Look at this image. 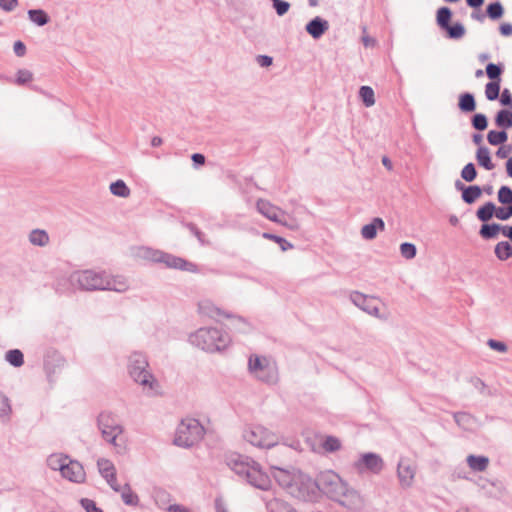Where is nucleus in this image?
Returning a JSON list of instances; mask_svg holds the SVG:
<instances>
[{
  "label": "nucleus",
  "instance_id": "f257e3e1",
  "mask_svg": "<svg viewBox=\"0 0 512 512\" xmlns=\"http://www.w3.org/2000/svg\"><path fill=\"white\" fill-rule=\"evenodd\" d=\"M107 274L94 270H78L57 281L56 290L60 293L80 291H105Z\"/></svg>",
  "mask_w": 512,
  "mask_h": 512
},
{
  "label": "nucleus",
  "instance_id": "f03ea898",
  "mask_svg": "<svg viewBox=\"0 0 512 512\" xmlns=\"http://www.w3.org/2000/svg\"><path fill=\"white\" fill-rule=\"evenodd\" d=\"M149 363L146 356L140 352H134L128 360V373L134 382L139 384L148 395L159 394L160 384L149 371Z\"/></svg>",
  "mask_w": 512,
  "mask_h": 512
},
{
  "label": "nucleus",
  "instance_id": "7ed1b4c3",
  "mask_svg": "<svg viewBox=\"0 0 512 512\" xmlns=\"http://www.w3.org/2000/svg\"><path fill=\"white\" fill-rule=\"evenodd\" d=\"M188 341L191 345L203 351L213 353L224 350L229 345L231 339L221 329L201 327L189 335Z\"/></svg>",
  "mask_w": 512,
  "mask_h": 512
},
{
  "label": "nucleus",
  "instance_id": "20e7f679",
  "mask_svg": "<svg viewBox=\"0 0 512 512\" xmlns=\"http://www.w3.org/2000/svg\"><path fill=\"white\" fill-rule=\"evenodd\" d=\"M321 484L322 493L341 505L354 510L363 506V498L357 491L349 488L347 482H321Z\"/></svg>",
  "mask_w": 512,
  "mask_h": 512
},
{
  "label": "nucleus",
  "instance_id": "39448f33",
  "mask_svg": "<svg viewBox=\"0 0 512 512\" xmlns=\"http://www.w3.org/2000/svg\"><path fill=\"white\" fill-rule=\"evenodd\" d=\"M205 435V429L195 418L182 419L178 424L174 437V444L183 448H190L199 443Z\"/></svg>",
  "mask_w": 512,
  "mask_h": 512
},
{
  "label": "nucleus",
  "instance_id": "423d86ee",
  "mask_svg": "<svg viewBox=\"0 0 512 512\" xmlns=\"http://www.w3.org/2000/svg\"><path fill=\"white\" fill-rule=\"evenodd\" d=\"M47 465L53 471H59L65 480H85L83 465L62 453H54L48 456Z\"/></svg>",
  "mask_w": 512,
  "mask_h": 512
},
{
  "label": "nucleus",
  "instance_id": "0eeeda50",
  "mask_svg": "<svg viewBox=\"0 0 512 512\" xmlns=\"http://www.w3.org/2000/svg\"><path fill=\"white\" fill-rule=\"evenodd\" d=\"M226 463L236 475L246 480H263L264 476L269 480L261 465L248 456L233 453L227 457Z\"/></svg>",
  "mask_w": 512,
  "mask_h": 512
},
{
  "label": "nucleus",
  "instance_id": "6e6552de",
  "mask_svg": "<svg viewBox=\"0 0 512 512\" xmlns=\"http://www.w3.org/2000/svg\"><path fill=\"white\" fill-rule=\"evenodd\" d=\"M97 426L101 432L102 438L106 442L116 446L118 436L124 431L117 416L110 411H102L97 417Z\"/></svg>",
  "mask_w": 512,
  "mask_h": 512
},
{
  "label": "nucleus",
  "instance_id": "1a4fd4ad",
  "mask_svg": "<svg viewBox=\"0 0 512 512\" xmlns=\"http://www.w3.org/2000/svg\"><path fill=\"white\" fill-rule=\"evenodd\" d=\"M243 438L251 445L269 449L278 444V437L262 425H252L243 431Z\"/></svg>",
  "mask_w": 512,
  "mask_h": 512
},
{
  "label": "nucleus",
  "instance_id": "9d476101",
  "mask_svg": "<svg viewBox=\"0 0 512 512\" xmlns=\"http://www.w3.org/2000/svg\"><path fill=\"white\" fill-rule=\"evenodd\" d=\"M353 467L359 475H379L384 469V461L379 454L367 452L360 455Z\"/></svg>",
  "mask_w": 512,
  "mask_h": 512
},
{
  "label": "nucleus",
  "instance_id": "9b49d317",
  "mask_svg": "<svg viewBox=\"0 0 512 512\" xmlns=\"http://www.w3.org/2000/svg\"><path fill=\"white\" fill-rule=\"evenodd\" d=\"M289 492L304 501H315L322 494L321 482H287Z\"/></svg>",
  "mask_w": 512,
  "mask_h": 512
},
{
  "label": "nucleus",
  "instance_id": "f8f14e48",
  "mask_svg": "<svg viewBox=\"0 0 512 512\" xmlns=\"http://www.w3.org/2000/svg\"><path fill=\"white\" fill-rule=\"evenodd\" d=\"M198 310L201 314L206 315L211 318H216L219 316H223L228 319H235L237 323L241 326L239 327V330L244 331L245 327L248 326V322L245 318L242 316L234 315L230 312H225L219 307L215 306L211 301L209 300H203L199 302L198 304Z\"/></svg>",
  "mask_w": 512,
  "mask_h": 512
},
{
  "label": "nucleus",
  "instance_id": "ddd939ff",
  "mask_svg": "<svg viewBox=\"0 0 512 512\" xmlns=\"http://www.w3.org/2000/svg\"><path fill=\"white\" fill-rule=\"evenodd\" d=\"M350 300L362 311L374 317L380 318L379 308L375 304V298L369 297L359 291H353L350 293Z\"/></svg>",
  "mask_w": 512,
  "mask_h": 512
},
{
  "label": "nucleus",
  "instance_id": "4468645a",
  "mask_svg": "<svg viewBox=\"0 0 512 512\" xmlns=\"http://www.w3.org/2000/svg\"><path fill=\"white\" fill-rule=\"evenodd\" d=\"M160 263L164 264L167 268H174L188 272L197 271L196 264L167 252L164 253L163 258H161L160 260Z\"/></svg>",
  "mask_w": 512,
  "mask_h": 512
},
{
  "label": "nucleus",
  "instance_id": "2eb2a0df",
  "mask_svg": "<svg viewBox=\"0 0 512 512\" xmlns=\"http://www.w3.org/2000/svg\"><path fill=\"white\" fill-rule=\"evenodd\" d=\"M455 189L461 192V198L466 204H473L482 195V187L479 185H465L462 181L456 180Z\"/></svg>",
  "mask_w": 512,
  "mask_h": 512
},
{
  "label": "nucleus",
  "instance_id": "dca6fc26",
  "mask_svg": "<svg viewBox=\"0 0 512 512\" xmlns=\"http://www.w3.org/2000/svg\"><path fill=\"white\" fill-rule=\"evenodd\" d=\"M256 207L258 212L265 216L267 219L286 225V223L283 222L280 218V215H284V212L280 208L272 205L269 201L259 199L256 203Z\"/></svg>",
  "mask_w": 512,
  "mask_h": 512
},
{
  "label": "nucleus",
  "instance_id": "f3484780",
  "mask_svg": "<svg viewBox=\"0 0 512 512\" xmlns=\"http://www.w3.org/2000/svg\"><path fill=\"white\" fill-rule=\"evenodd\" d=\"M328 29V21L320 16L314 17L305 26L306 32L314 39L321 38Z\"/></svg>",
  "mask_w": 512,
  "mask_h": 512
},
{
  "label": "nucleus",
  "instance_id": "a211bd4d",
  "mask_svg": "<svg viewBox=\"0 0 512 512\" xmlns=\"http://www.w3.org/2000/svg\"><path fill=\"white\" fill-rule=\"evenodd\" d=\"M415 462L407 457H401L397 463L398 480H413L416 475Z\"/></svg>",
  "mask_w": 512,
  "mask_h": 512
},
{
  "label": "nucleus",
  "instance_id": "6ab92c4d",
  "mask_svg": "<svg viewBox=\"0 0 512 512\" xmlns=\"http://www.w3.org/2000/svg\"><path fill=\"white\" fill-rule=\"evenodd\" d=\"M248 368L251 372L255 373L256 376L264 381L270 382L273 380V376L268 373V366L265 365L259 356H251L248 361Z\"/></svg>",
  "mask_w": 512,
  "mask_h": 512
},
{
  "label": "nucleus",
  "instance_id": "aec40b11",
  "mask_svg": "<svg viewBox=\"0 0 512 512\" xmlns=\"http://www.w3.org/2000/svg\"><path fill=\"white\" fill-rule=\"evenodd\" d=\"M111 487L120 493L121 499L126 505L136 506L138 504V496L131 490L126 482H111Z\"/></svg>",
  "mask_w": 512,
  "mask_h": 512
},
{
  "label": "nucleus",
  "instance_id": "412c9836",
  "mask_svg": "<svg viewBox=\"0 0 512 512\" xmlns=\"http://www.w3.org/2000/svg\"><path fill=\"white\" fill-rule=\"evenodd\" d=\"M457 106L458 109L464 114L474 112L477 108L474 94L471 92H463L459 94Z\"/></svg>",
  "mask_w": 512,
  "mask_h": 512
},
{
  "label": "nucleus",
  "instance_id": "4be33fe9",
  "mask_svg": "<svg viewBox=\"0 0 512 512\" xmlns=\"http://www.w3.org/2000/svg\"><path fill=\"white\" fill-rule=\"evenodd\" d=\"M385 223L382 218L376 217L370 223L364 225L361 229V235L366 240H372L376 237L378 230H384Z\"/></svg>",
  "mask_w": 512,
  "mask_h": 512
},
{
  "label": "nucleus",
  "instance_id": "5701e85b",
  "mask_svg": "<svg viewBox=\"0 0 512 512\" xmlns=\"http://www.w3.org/2000/svg\"><path fill=\"white\" fill-rule=\"evenodd\" d=\"M97 467L100 475L105 480H116V469L110 460L104 458L99 459L97 461Z\"/></svg>",
  "mask_w": 512,
  "mask_h": 512
},
{
  "label": "nucleus",
  "instance_id": "b1692460",
  "mask_svg": "<svg viewBox=\"0 0 512 512\" xmlns=\"http://www.w3.org/2000/svg\"><path fill=\"white\" fill-rule=\"evenodd\" d=\"M502 231V225L498 223H483L479 230V235L484 240L495 239Z\"/></svg>",
  "mask_w": 512,
  "mask_h": 512
},
{
  "label": "nucleus",
  "instance_id": "393cba45",
  "mask_svg": "<svg viewBox=\"0 0 512 512\" xmlns=\"http://www.w3.org/2000/svg\"><path fill=\"white\" fill-rule=\"evenodd\" d=\"M495 212V203L492 201H488L477 209L476 217L482 223H486L489 222L493 217H495Z\"/></svg>",
  "mask_w": 512,
  "mask_h": 512
},
{
  "label": "nucleus",
  "instance_id": "a878e982",
  "mask_svg": "<svg viewBox=\"0 0 512 512\" xmlns=\"http://www.w3.org/2000/svg\"><path fill=\"white\" fill-rule=\"evenodd\" d=\"M27 15L28 19L39 27L45 26L50 22V16L41 8L29 9Z\"/></svg>",
  "mask_w": 512,
  "mask_h": 512
},
{
  "label": "nucleus",
  "instance_id": "bb28decb",
  "mask_svg": "<svg viewBox=\"0 0 512 512\" xmlns=\"http://www.w3.org/2000/svg\"><path fill=\"white\" fill-rule=\"evenodd\" d=\"M476 160L478 164L486 170L494 169L490 151L486 146H480L476 151Z\"/></svg>",
  "mask_w": 512,
  "mask_h": 512
},
{
  "label": "nucleus",
  "instance_id": "cd10ccee",
  "mask_svg": "<svg viewBox=\"0 0 512 512\" xmlns=\"http://www.w3.org/2000/svg\"><path fill=\"white\" fill-rule=\"evenodd\" d=\"M467 463L473 471L482 472L488 467L489 459L484 455L471 454L467 457Z\"/></svg>",
  "mask_w": 512,
  "mask_h": 512
},
{
  "label": "nucleus",
  "instance_id": "c85d7f7f",
  "mask_svg": "<svg viewBox=\"0 0 512 512\" xmlns=\"http://www.w3.org/2000/svg\"><path fill=\"white\" fill-rule=\"evenodd\" d=\"M128 289L127 281L122 277H110L107 275L105 290L125 292Z\"/></svg>",
  "mask_w": 512,
  "mask_h": 512
},
{
  "label": "nucleus",
  "instance_id": "c756f323",
  "mask_svg": "<svg viewBox=\"0 0 512 512\" xmlns=\"http://www.w3.org/2000/svg\"><path fill=\"white\" fill-rule=\"evenodd\" d=\"M495 124L501 129L512 127V111L509 109H501L496 113Z\"/></svg>",
  "mask_w": 512,
  "mask_h": 512
},
{
  "label": "nucleus",
  "instance_id": "7c9ffc66",
  "mask_svg": "<svg viewBox=\"0 0 512 512\" xmlns=\"http://www.w3.org/2000/svg\"><path fill=\"white\" fill-rule=\"evenodd\" d=\"M495 256L500 261H506L512 257V245L508 241H500L494 248Z\"/></svg>",
  "mask_w": 512,
  "mask_h": 512
},
{
  "label": "nucleus",
  "instance_id": "2f4dec72",
  "mask_svg": "<svg viewBox=\"0 0 512 512\" xmlns=\"http://www.w3.org/2000/svg\"><path fill=\"white\" fill-rule=\"evenodd\" d=\"M452 15V10L447 6L440 7L437 10L436 23L441 30H444L450 24Z\"/></svg>",
  "mask_w": 512,
  "mask_h": 512
},
{
  "label": "nucleus",
  "instance_id": "473e14b6",
  "mask_svg": "<svg viewBox=\"0 0 512 512\" xmlns=\"http://www.w3.org/2000/svg\"><path fill=\"white\" fill-rule=\"evenodd\" d=\"M443 31L449 39L453 40L461 39L466 33L465 26L461 22L450 23Z\"/></svg>",
  "mask_w": 512,
  "mask_h": 512
},
{
  "label": "nucleus",
  "instance_id": "72a5a7b5",
  "mask_svg": "<svg viewBox=\"0 0 512 512\" xmlns=\"http://www.w3.org/2000/svg\"><path fill=\"white\" fill-rule=\"evenodd\" d=\"M5 360L11 366L19 368L24 364V354L19 349H10L5 354Z\"/></svg>",
  "mask_w": 512,
  "mask_h": 512
},
{
  "label": "nucleus",
  "instance_id": "f704fd0d",
  "mask_svg": "<svg viewBox=\"0 0 512 512\" xmlns=\"http://www.w3.org/2000/svg\"><path fill=\"white\" fill-rule=\"evenodd\" d=\"M29 241L36 246L43 247L49 242V235L45 230L34 229L29 234Z\"/></svg>",
  "mask_w": 512,
  "mask_h": 512
},
{
  "label": "nucleus",
  "instance_id": "c9c22d12",
  "mask_svg": "<svg viewBox=\"0 0 512 512\" xmlns=\"http://www.w3.org/2000/svg\"><path fill=\"white\" fill-rule=\"evenodd\" d=\"M508 140V133L506 130H490L487 134V141L492 146L504 144Z\"/></svg>",
  "mask_w": 512,
  "mask_h": 512
},
{
  "label": "nucleus",
  "instance_id": "e433bc0d",
  "mask_svg": "<svg viewBox=\"0 0 512 512\" xmlns=\"http://www.w3.org/2000/svg\"><path fill=\"white\" fill-rule=\"evenodd\" d=\"M503 71H504V65L502 63H498V64L488 63L486 65V69H485L487 77L492 82L493 81L501 82V75H502Z\"/></svg>",
  "mask_w": 512,
  "mask_h": 512
},
{
  "label": "nucleus",
  "instance_id": "4c0bfd02",
  "mask_svg": "<svg viewBox=\"0 0 512 512\" xmlns=\"http://www.w3.org/2000/svg\"><path fill=\"white\" fill-rule=\"evenodd\" d=\"M359 97L365 107H371L375 104L374 90L370 86L363 85L359 89Z\"/></svg>",
  "mask_w": 512,
  "mask_h": 512
},
{
  "label": "nucleus",
  "instance_id": "58836bf2",
  "mask_svg": "<svg viewBox=\"0 0 512 512\" xmlns=\"http://www.w3.org/2000/svg\"><path fill=\"white\" fill-rule=\"evenodd\" d=\"M110 192L118 197H127L130 194V189L123 180L118 179L110 184Z\"/></svg>",
  "mask_w": 512,
  "mask_h": 512
},
{
  "label": "nucleus",
  "instance_id": "ea45409f",
  "mask_svg": "<svg viewBox=\"0 0 512 512\" xmlns=\"http://www.w3.org/2000/svg\"><path fill=\"white\" fill-rule=\"evenodd\" d=\"M504 14V7L500 1H495L490 4H488L486 8V15L491 20H498L500 19Z\"/></svg>",
  "mask_w": 512,
  "mask_h": 512
},
{
  "label": "nucleus",
  "instance_id": "a19ab883",
  "mask_svg": "<svg viewBox=\"0 0 512 512\" xmlns=\"http://www.w3.org/2000/svg\"><path fill=\"white\" fill-rule=\"evenodd\" d=\"M12 412L9 398L2 392H0V419L7 421Z\"/></svg>",
  "mask_w": 512,
  "mask_h": 512
},
{
  "label": "nucleus",
  "instance_id": "79ce46f5",
  "mask_svg": "<svg viewBox=\"0 0 512 512\" xmlns=\"http://www.w3.org/2000/svg\"><path fill=\"white\" fill-rule=\"evenodd\" d=\"M164 251L153 249L150 247H145L142 249L141 256L154 263H160L161 258H163Z\"/></svg>",
  "mask_w": 512,
  "mask_h": 512
},
{
  "label": "nucleus",
  "instance_id": "37998d69",
  "mask_svg": "<svg viewBox=\"0 0 512 512\" xmlns=\"http://www.w3.org/2000/svg\"><path fill=\"white\" fill-rule=\"evenodd\" d=\"M471 125L477 131H484L488 127V118L483 113H475L471 117Z\"/></svg>",
  "mask_w": 512,
  "mask_h": 512
},
{
  "label": "nucleus",
  "instance_id": "c03bdc74",
  "mask_svg": "<svg viewBox=\"0 0 512 512\" xmlns=\"http://www.w3.org/2000/svg\"><path fill=\"white\" fill-rule=\"evenodd\" d=\"M262 236L265 239H269V240H272V241L276 242L280 246V249L283 252L293 248V245L289 241H287L285 238H283L281 236H278V235H275V234H272V233H269V232H264L262 234Z\"/></svg>",
  "mask_w": 512,
  "mask_h": 512
},
{
  "label": "nucleus",
  "instance_id": "a18cd8bd",
  "mask_svg": "<svg viewBox=\"0 0 512 512\" xmlns=\"http://www.w3.org/2000/svg\"><path fill=\"white\" fill-rule=\"evenodd\" d=\"M477 169L474 163H467L461 170V178L466 182H473L477 177Z\"/></svg>",
  "mask_w": 512,
  "mask_h": 512
},
{
  "label": "nucleus",
  "instance_id": "49530a36",
  "mask_svg": "<svg viewBox=\"0 0 512 512\" xmlns=\"http://www.w3.org/2000/svg\"><path fill=\"white\" fill-rule=\"evenodd\" d=\"M500 83L497 81H490L485 86V96L489 101L497 100L500 93Z\"/></svg>",
  "mask_w": 512,
  "mask_h": 512
},
{
  "label": "nucleus",
  "instance_id": "de8ad7c7",
  "mask_svg": "<svg viewBox=\"0 0 512 512\" xmlns=\"http://www.w3.org/2000/svg\"><path fill=\"white\" fill-rule=\"evenodd\" d=\"M498 202L502 205H510L512 203V188L509 186H501L497 193Z\"/></svg>",
  "mask_w": 512,
  "mask_h": 512
},
{
  "label": "nucleus",
  "instance_id": "09e8293b",
  "mask_svg": "<svg viewBox=\"0 0 512 512\" xmlns=\"http://www.w3.org/2000/svg\"><path fill=\"white\" fill-rule=\"evenodd\" d=\"M322 447L327 452H335L341 448V442L335 436H326L322 442Z\"/></svg>",
  "mask_w": 512,
  "mask_h": 512
},
{
  "label": "nucleus",
  "instance_id": "8fccbe9b",
  "mask_svg": "<svg viewBox=\"0 0 512 512\" xmlns=\"http://www.w3.org/2000/svg\"><path fill=\"white\" fill-rule=\"evenodd\" d=\"M400 253L405 259H413L417 254V248L413 243L403 242L400 245Z\"/></svg>",
  "mask_w": 512,
  "mask_h": 512
},
{
  "label": "nucleus",
  "instance_id": "3c124183",
  "mask_svg": "<svg viewBox=\"0 0 512 512\" xmlns=\"http://www.w3.org/2000/svg\"><path fill=\"white\" fill-rule=\"evenodd\" d=\"M33 79V74L27 69H19L14 80L15 84L22 86L29 83Z\"/></svg>",
  "mask_w": 512,
  "mask_h": 512
},
{
  "label": "nucleus",
  "instance_id": "603ef678",
  "mask_svg": "<svg viewBox=\"0 0 512 512\" xmlns=\"http://www.w3.org/2000/svg\"><path fill=\"white\" fill-rule=\"evenodd\" d=\"M470 383L483 395H491L490 390L487 388L485 382L479 377H471Z\"/></svg>",
  "mask_w": 512,
  "mask_h": 512
},
{
  "label": "nucleus",
  "instance_id": "864d4df0",
  "mask_svg": "<svg viewBox=\"0 0 512 512\" xmlns=\"http://www.w3.org/2000/svg\"><path fill=\"white\" fill-rule=\"evenodd\" d=\"M495 217L501 221H506L512 217V212L509 205L497 207Z\"/></svg>",
  "mask_w": 512,
  "mask_h": 512
},
{
  "label": "nucleus",
  "instance_id": "5fc2aeb1",
  "mask_svg": "<svg viewBox=\"0 0 512 512\" xmlns=\"http://www.w3.org/2000/svg\"><path fill=\"white\" fill-rule=\"evenodd\" d=\"M276 14L280 17L284 16L290 9L291 5L288 1L278 0L272 4Z\"/></svg>",
  "mask_w": 512,
  "mask_h": 512
},
{
  "label": "nucleus",
  "instance_id": "6e6d98bb",
  "mask_svg": "<svg viewBox=\"0 0 512 512\" xmlns=\"http://www.w3.org/2000/svg\"><path fill=\"white\" fill-rule=\"evenodd\" d=\"M80 505L85 512H103V510L96 505V503L88 498H81Z\"/></svg>",
  "mask_w": 512,
  "mask_h": 512
},
{
  "label": "nucleus",
  "instance_id": "4d7b16f0",
  "mask_svg": "<svg viewBox=\"0 0 512 512\" xmlns=\"http://www.w3.org/2000/svg\"><path fill=\"white\" fill-rule=\"evenodd\" d=\"M487 345L492 349L500 353H505L508 350L506 343L495 339H489Z\"/></svg>",
  "mask_w": 512,
  "mask_h": 512
},
{
  "label": "nucleus",
  "instance_id": "13d9d810",
  "mask_svg": "<svg viewBox=\"0 0 512 512\" xmlns=\"http://www.w3.org/2000/svg\"><path fill=\"white\" fill-rule=\"evenodd\" d=\"M19 5V0H0V9L4 12H12Z\"/></svg>",
  "mask_w": 512,
  "mask_h": 512
},
{
  "label": "nucleus",
  "instance_id": "bf43d9fd",
  "mask_svg": "<svg viewBox=\"0 0 512 512\" xmlns=\"http://www.w3.org/2000/svg\"><path fill=\"white\" fill-rule=\"evenodd\" d=\"M13 50L16 56L23 57L26 54V45L21 40L14 42Z\"/></svg>",
  "mask_w": 512,
  "mask_h": 512
},
{
  "label": "nucleus",
  "instance_id": "052dcab7",
  "mask_svg": "<svg viewBox=\"0 0 512 512\" xmlns=\"http://www.w3.org/2000/svg\"><path fill=\"white\" fill-rule=\"evenodd\" d=\"M500 102L503 106L512 108V94L507 88L502 91Z\"/></svg>",
  "mask_w": 512,
  "mask_h": 512
},
{
  "label": "nucleus",
  "instance_id": "680f3d73",
  "mask_svg": "<svg viewBox=\"0 0 512 512\" xmlns=\"http://www.w3.org/2000/svg\"><path fill=\"white\" fill-rule=\"evenodd\" d=\"M511 152H512L511 145L502 144L496 151V156L500 159H505L510 155Z\"/></svg>",
  "mask_w": 512,
  "mask_h": 512
},
{
  "label": "nucleus",
  "instance_id": "e2e57ef3",
  "mask_svg": "<svg viewBox=\"0 0 512 512\" xmlns=\"http://www.w3.org/2000/svg\"><path fill=\"white\" fill-rule=\"evenodd\" d=\"M256 62L258 63L259 66L266 68L272 65L273 58L268 55H258L256 57Z\"/></svg>",
  "mask_w": 512,
  "mask_h": 512
},
{
  "label": "nucleus",
  "instance_id": "0e129e2a",
  "mask_svg": "<svg viewBox=\"0 0 512 512\" xmlns=\"http://www.w3.org/2000/svg\"><path fill=\"white\" fill-rule=\"evenodd\" d=\"M188 229L190 232L199 240L201 244H204V234L200 231V229L193 223L187 224Z\"/></svg>",
  "mask_w": 512,
  "mask_h": 512
},
{
  "label": "nucleus",
  "instance_id": "69168bd1",
  "mask_svg": "<svg viewBox=\"0 0 512 512\" xmlns=\"http://www.w3.org/2000/svg\"><path fill=\"white\" fill-rule=\"evenodd\" d=\"M191 160L193 162V166L198 168L205 164L206 157L202 153H193L191 156Z\"/></svg>",
  "mask_w": 512,
  "mask_h": 512
},
{
  "label": "nucleus",
  "instance_id": "338daca9",
  "mask_svg": "<svg viewBox=\"0 0 512 512\" xmlns=\"http://www.w3.org/2000/svg\"><path fill=\"white\" fill-rule=\"evenodd\" d=\"M270 512H296V511L288 505L277 502L274 504V506L271 507Z\"/></svg>",
  "mask_w": 512,
  "mask_h": 512
},
{
  "label": "nucleus",
  "instance_id": "774afa93",
  "mask_svg": "<svg viewBox=\"0 0 512 512\" xmlns=\"http://www.w3.org/2000/svg\"><path fill=\"white\" fill-rule=\"evenodd\" d=\"M499 32L504 37H511L512 36V24L511 23L500 24Z\"/></svg>",
  "mask_w": 512,
  "mask_h": 512
}]
</instances>
